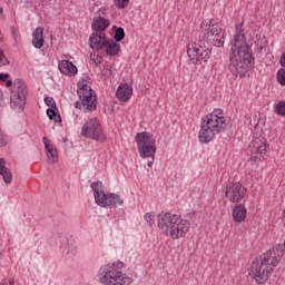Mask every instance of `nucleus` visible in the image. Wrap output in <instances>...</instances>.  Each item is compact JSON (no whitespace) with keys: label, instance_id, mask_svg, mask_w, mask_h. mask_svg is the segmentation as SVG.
I'll return each mask as SVG.
<instances>
[{"label":"nucleus","instance_id":"10","mask_svg":"<svg viewBox=\"0 0 285 285\" xmlns=\"http://www.w3.org/2000/svg\"><path fill=\"white\" fill-rule=\"evenodd\" d=\"M80 135L81 137L92 139L98 144H104L107 139L106 132L104 131V126H101V121H99L98 118H90L86 120V122L82 125Z\"/></svg>","mask_w":285,"mask_h":285},{"label":"nucleus","instance_id":"12","mask_svg":"<svg viewBox=\"0 0 285 285\" xmlns=\"http://www.w3.org/2000/svg\"><path fill=\"white\" fill-rule=\"evenodd\" d=\"M248 189L240 183H233L226 186L225 197L229 199L232 204H240L246 198Z\"/></svg>","mask_w":285,"mask_h":285},{"label":"nucleus","instance_id":"6","mask_svg":"<svg viewBox=\"0 0 285 285\" xmlns=\"http://www.w3.org/2000/svg\"><path fill=\"white\" fill-rule=\"evenodd\" d=\"M124 262H115L100 267L98 272V279L104 285H130L132 278L121 273Z\"/></svg>","mask_w":285,"mask_h":285},{"label":"nucleus","instance_id":"27","mask_svg":"<svg viewBox=\"0 0 285 285\" xmlns=\"http://www.w3.org/2000/svg\"><path fill=\"white\" fill-rule=\"evenodd\" d=\"M276 79H277V82L279 83V86H285V69L284 68L278 69L277 73H276Z\"/></svg>","mask_w":285,"mask_h":285},{"label":"nucleus","instance_id":"24","mask_svg":"<svg viewBox=\"0 0 285 285\" xmlns=\"http://www.w3.org/2000/svg\"><path fill=\"white\" fill-rule=\"evenodd\" d=\"M115 29V36H114V41L119 42V41H124V39H126V31L124 30V27H118L114 26Z\"/></svg>","mask_w":285,"mask_h":285},{"label":"nucleus","instance_id":"15","mask_svg":"<svg viewBox=\"0 0 285 285\" xmlns=\"http://www.w3.org/2000/svg\"><path fill=\"white\" fill-rule=\"evenodd\" d=\"M58 69L61 75H66L67 77H75L77 72H79L77 66H75L70 60H61L58 65Z\"/></svg>","mask_w":285,"mask_h":285},{"label":"nucleus","instance_id":"35","mask_svg":"<svg viewBox=\"0 0 285 285\" xmlns=\"http://www.w3.org/2000/svg\"><path fill=\"white\" fill-rule=\"evenodd\" d=\"M279 63H281L282 68L285 69V52L282 53L281 59H279Z\"/></svg>","mask_w":285,"mask_h":285},{"label":"nucleus","instance_id":"8","mask_svg":"<svg viewBox=\"0 0 285 285\" xmlns=\"http://www.w3.org/2000/svg\"><path fill=\"white\" fill-rule=\"evenodd\" d=\"M135 142L137 144L138 154L141 159H148V157H155L157 155V140L155 136L148 131L138 132L135 136Z\"/></svg>","mask_w":285,"mask_h":285},{"label":"nucleus","instance_id":"2","mask_svg":"<svg viewBox=\"0 0 285 285\" xmlns=\"http://www.w3.org/2000/svg\"><path fill=\"white\" fill-rule=\"evenodd\" d=\"M254 61L253 49L246 43V33H244V30L237 31L229 49V72L242 79L246 77V72H248V68L253 66Z\"/></svg>","mask_w":285,"mask_h":285},{"label":"nucleus","instance_id":"16","mask_svg":"<svg viewBox=\"0 0 285 285\" xmlns=\"http://www.w3.org/2000/svg\"><path fill=\"white\" fill-rule=\"evenodd\" d=\"M116 97L118 101H129L132 97V86L128 83H120L116 91Z\"/></svg>","mask_w":285,"mask_h":285},{"label":"nucleus","instance_id":"1","mask_svg":"<svg viewBox=\"0 0 285 285\" xmlns=\"http://www.w3.org/2000/svg\"><path fill=\"white\" fill-rule=\"evenodd\" d=\"M224 48L226 43V31L213 20H203L200 24V36L187 46V56L194 66H202L210 59L213 48Z\"/></svg>","mask_w":285,"mask_h":285},{"label":"nucleus","instance_id":"36","mask_svg":"<svg viewBox=\"0 0 285 285\" xmlns=\"http://www.w3.org/2000/svg\"><path fill=\"white\" fill-rule=\"evenodd\" d=\"M10 78V73H0V81H6V79Z\"/></svg>","mask_w":285,"mask_h":285},{"label":"nucleus","instance_id":"25","mask_svg":"<svg viewBox=\"0 0 285 285\" xmlns=\"http://www.w3.org/2000/svg\"><path fill=\"white\" fill-rule=\"evenodd\" d=\"M274 112L279 117H285V101L282 100L275 105Z\"/></svg>","mask_w":285,"mask_h":285},{"label":"nucleus","instance_id":"32","mask_svg":"<svg viewBox=\"0 0 285 285\" xmlns=\"http://www.w3.org/2000/svg\"><path fill=\"white\" fill-rule=\"evenodd\" d=\"M110 75H112V70H110V67L109 66H104L102 76L104 77H110Z\"/></svg>","mask_w":285,"mask_h":285},{"label":"nucleus","instance_id":"17","mask_svg":"<svg viewBox=\"0 0 285 285\" xmlns=\"http://www.w3.org/2000/svg\"><path fill=\"white\" fill-rule=\"evenodd\" d=\"M248 210L244 204H237L232 210V217L234 222L237 224H242V222H246V215Z\"/></svg>","mask_w":285,"mask_h":285},{"label":"nucleus","instance_id":"33","mask_svg":"<svg viewBox=\"0 0 285 285\" xmlns=\"http://www.w3.org/2000/svg\"><path fill=\"white\" fill-rule=\"evenodd\" d=\"M94 61V63L96 66H100L101 61H104V59L99 56H97L96 58L91 59Z\"/></svg>","mask_w":285,"mask_h":285},{"label":"nucleus","instance_id":"23","mask_svg":"<svg viewBox=\"0 0 285 285\" xmlns=\"http://www.w3.org/2000/svg\"><path fill=\"white\" fill-rule=\"evenodd\" d=\"M47 117H49L50 121H55V124H61V115L59 110L56 108H48L47 109Z\"/></svg>","mask_w":285,"mask_h":285},{"label":"nucleus","instance_id":"13","mask_svg":"<svg viewBox=\"0 0 285 285\" xmlns=\"http://www.w3.org/2000/svg\"><path fill=\"white\" fill-rule=\"evenodd\" d=\"M268 148H271V146L268 144H266L265 139L254 140L253 147L250 149V153H252L250 160L257 161V159H259V160L266 159L264 157V155H266L268 153Z\"/></svg>","mask_w":285,"mask_h":285},{"label":"nucleus","instance_id":"30","mask_svg":"<svg viewBox=\"0 0 285 285\" xmlns=\"http://www.w3.org/2000/svg\"><path fill=\"white\" fill-rule=\"evenodd\" d=\"M45 104L48 106V108H57V102H55V98L52 97H46Z\"/></svg>","mask_w":285,"mask_h":285},{"label":"nucleus","instance_id":"42","mask_svg":"<svg viewBox=\"0 0 285 285\" xmlns=\"http://www.w3.org/2000/svg\"><path fill=\"white\" fill-rule=\"evenodd\" d=\"M3 14V8L0 7V16Z\"/></svg>","mask_w":285,"mask_h":285},{"label":"nucleus","instance_id":"26","mask_svg":"<svg viewBox=\"0 0 285 285\" xmlns=\"http://www.w3.org/2000/svg\"><path fill=\"white\" fill-rule=\"evenodd\" d=\"M147 226H155V212H149L144 215Z\"/></svg>","mask_w":285,"mask_h":285},{"label":"nucleus","instance_id":"21","mask_svg":"<svg viewBox=\"0 0 285 285\" xmlns=\"http://www.w3.org/2000/svg\"><path fill=\"white\" fill-rule=\"evenodd\" d=\"M108 26H110V20L99 17L97 20H94L92 30H95V32H106Z\"/></svg>","mask_w":285,"mask_h":285},{"label":"nucleus","instance_id":"3","mask_svg":"<svg viewBox=\"0 0 285 285\" xmlns=\"http://www.w3.org/2000/svg\"><path fill=\"white\" fill-rule=\"evenodd\" d=\"M282 257H284V245H276L263 253L252 263L248 272L249 277L258 284H265L273 271L279 266Z\"/></svg>","mask_w":285,"mask_h":285},{"label":"nucleus","instance_id":"38","mask_svg":"<svg viewBox=\"0 0 285 285\" xmlns=\"http://www.w3.org/2000/svg\"><path fill=\"white\" fill-rule=\"evenodd\" d=\"M3 104V91L0 89V106Z\"/></svg>","mask_w":285,"mask_h":285},{"label":"nucleus","instance_id":"39","mask_svg":"<svg viewBox=\"0 0 285 285\" xmlns=\"http://www.w3.org/2000/svg\"><path fill=\"white\" fill-rule=\"evenodd\" d=\"M6 86H7V88H11V86H12V80H7Z\"/></svg>","mask_w":285,"mask_h":285},{"label":"nucleus","instance_id":"9","mask_svg":"<svg viewBox=\"0 0 285 285\" xmlns=\"http://www.w3.org/2000/svg\"><path fill=\"white\" fill-rule=\"evenodd\" d=\"M28 97V87L21 79H17L13 82L11 89L10 106L16 112H23L26 108V99Z\"/></svg>","mask_w":285,"mask_h":285},{"label":"nucleus","instance_id":"5","mask_svg":"<svg viewBox=\"0 0 285 285\" xmlns=\"http://www.w3.org/2000/svg\"><path fill=\"white\" fill-rule=\"evenodd\" d=\"M158 228L163 230V234L166 237H171V239H181V237H186L188 230H190V222L181 218V216L177 214H159Z\"/></svg>","mask_w":285,"mask_h":285},{"label":"nucleus","instance_id":"43","mask_svg":"<svg viewBox=\"0 0 285 285\" xmlns=\"http://www.w3.org/2000/svg\"><path fill=\"white\" fill-rule=\"evenodd\" d=\"M12 35H13V37H14V29L12 28Z\"/></svg>","mask_w":285,"mask_h":285},{"label":"nucleus","instance_id":"34","mask_svg":"<svg viewBox=\"0 0 285 285\" xmlns=\"http://www.w3.org/2000/svg\"><path fill=\"white\" fill-rule=\"evenodd\" d=\"M147 159H150L147 163L148 168H153V165L155 164V157L154 158L153 157H147Z\"/></svg>","mask_w":285,"mask_h":285},{"label":"nucleus","instance_id":"4","mask_svg":"<svg viewBox=\"0 0 285 285\" xmlns=\"http://www.w3.org/2000/svg\"><path fill=\"white\" fill-rule=\"evenodd\" d=\"M226 130V118L224 110L214 109L213 112L202 118L198 134L199 144H210L215 135H222Z\"/></svg>","mask_w":285,"mask_h":285},{"label":"nucleus","instance_id":"18","mask_svg":"<svg viewBox=\"0 0 285 285\" xmlns=\"http://www.w3.org/2000/svg\"><path fill=\"white\" fill-rule=\"evenodd\" d=\"M42 141L45 144L47 157H48L50 164H57V161H59V156L57 154V149L55 148V145L50 144V141H48L47 137H43Z\"/></svg>","mask_w":285,"mask_h":285},{"label":"nucleus","instance_id":"40","mask_svg":"<svg viewBox=\"0 0 285 285\" xmlns=\"http://www.w3.org/2000/svg\"><path fill=\"white\" fill-rule=\"evenodd\" d=\"M195 215H197L196 212H193V213L188 214L189 219H193V217H195Z\"/></svg>","mask_w":285,"mask_h":285},{"label":"nucleus","instance_id":"37","mask_svg":"<svg viewBox=\"0 0 285 285\" xmlns=\"http://www.w3.org/2000/svg\"><path fill=\"white\" fill-rule=\"evenodd\" d=\"M75 108H78L79 110L83 109L82 100L75 102Z\"/></svg>","mask_w":285,"mask_h":285},{"label":"nucleus","instance_id":"22","mask_svg":"<svg viewBox=\"0 0 285 285\" xmlns=\"http://www.w3.org/2000/svg\"><path fill=\"white\" fill-rule=\"evenodd\" d=\"M0 175L4 181V184L12 183V171L6 167V159L0 158Z\"/></svg>","mask_w":285,"mask_h":285},{"label":"nucleus","instance_id":"7","mask_svg":"<svg viewBox=\"0 0 285 285\" xmlns=\"http://www.w3.org/2000/svg\"><path fill=\"white\" fill-rule=\"evenodd\" d=\"M91 190L97 206L101 208H117L124 204V199L115 193L106 194L104 191V183L96 181L91 184Z\"/></svg>","mask_w":285,"mask_h":285},{"label":"nucleus","instance_id":"20","mask_svg":"<svg viewBox=\"0 0 285 285\" xmlns=\"http://www.w3.org/2000/svg\"><path fill=\"white\" fill-rule=\"evenodd\" d=\"M105 51L108 57H117L119 50H121V45L117 43V41L112 39H108L105 42Z\"/></svg>","mask_w":285,"mask_h":285},{"label":"nucleus","instance_id":"19","mask_svg":"<svg viewBox=\"0 0 285 285\" xmlns=\"http://www.w3.org/2000/svg\"><path fill=\"white\" fill-rule=\"evenodd\" d=\"M43 27H38L32 32V46L37 50H41L43 48Z\"/></svg>","mask_w":285,"mask_h":285},{"label":"nucleus","instance_id":"31","mask_svg":"<svg viewBox=\"0 0 285 285\" xmlns=\"http://www.w3.org/2000/svg\"><path fill=\"white\" fill-rule=\"evenodd\" d=\"M8 146V137L0 132V148H6Z\"/></svg>","mask_w":285,"mask_h":285},{"label":"nucleus","instance_id":"14","mask_svg":"<svg viewBox=\"0 0 285 285\" xmlns=\"http://www.w3.org/2000/svg\"><path fill=\"white\" fill-rule=\"evenodd\" d=\"M106 41V32H94L89 37V46L91 50H104Z\"/></svg>","mask_w":285,"mask_h":285},{"label":"nucleus","instance_id":"11","mask_svg":"<svg viewBox=\"0 0 285 285\" xmlns=\"http://www.w3.org/2000/svg\"><path fill=\"white\" fill-rule=\"evenodd\" d=\"M78 97L82 101L83 112H95L97 110V94L92 90L86 80L78 82Z\"/></svg>","mask_w":285,"mask_h":285},{"label":"nucleus","instance_id":"28","mask_svg":"<svg viewBox=\"0 0 285 285\" xmlns=\"http://www.w3.org/2000/svg\"><path fill=\"white\" fill-rule=\"evenodd\" d=\"M114 2L119 10H124L128 8V3H130V0H114Z\"/></svg>","mask_w":285,"mask_h":285},{"label":"nucleus","instance_id":"41","mask_svg":"<svg viewBox=\"0 0 285 285\" xmlns=\"http://www.w3.org/2000/svg\"><path fill=\"white\" fill-rule=\"evenodd\" d=\"M9 285H17L13 279L9 281Z\"/></svg>","mask_w":285,"mask_h":285},{"label":"nucleus","instance_id":"29","mask_svg":"<svg viewBox=\"0 0 285 285\" xmlns=\"http://www.w3.org/2000/svg\"><path fill=\"white\" fill-rule=\"evenodd\" d=\"M10 61L6 57V53H3V50L0 49V68H3V66H9Z\"/></svg>","mask_w":285,"mask_h":285}]
</instances>
